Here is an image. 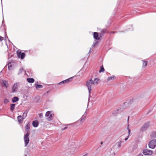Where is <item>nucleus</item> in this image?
<instances>
[{
  "instance_id": "13",
  "label": "nucleus",
  "mask_w": 156,
  "mask_h": 156,
  "mask_svg": "<svg viewBox=\"0 0 156 156\" xmlns=\"http://www.w3.org/2000/svg\"><path fill=\"white\" fill-rule=\"evenodd\" d=\"M98 34L97 32H94V38L96 40H98L99 38L98 37Z\"/></svg>"
},
{
  "instance_id": "12",
  "label": "nucleus",
  "mask_w": 156,
  "mask_h": 156,
  "mask_svg": "<svg viewBox=\"0 0 156 156\" xmlns=\"http://www.w3.org/2000/svg\"><path fill=\"white\" fill-rule=\"evenodd\" d=\"M19 100V98L17 97H15L12 99V102L14 103Z\"/></svg>"
},
{
  "instance_id": "5",
  "label": "nucleus",
  "mask_w": 156,
  "mask_h": 156,
  "mask_svg": "<svg viewBox=\"0 0 156 156\" xmlns=\"http://www.w3.org/2000/svg\"><path fill=\"white\" fill-rule=\"evenodd\" d=\"M19 85L20 83H15L12 87V91H11V93H13L16 92Z\"/></svg>"
},
{
  "instance_id": "32",
  "label": "nucleus",
  "mask_w": 156,
  "mask_h": 156,
  "mask_svg": "<svg viewBox=\"0 0 156 156\" xmlns=\"http://www.w3.org/2000/svg\"><path fill=\"white\" fill-rule=\"evenodd\" d=\"M3 40V37L0 36V41H2Z\"/></svg>"
},
{
  "instance_id": "22",
  "label": "nucleus",
  "mask_w": 156,
  "mask_h": 156,
  "mask_svg": "<svg viewBox=\"0 0 156 156\" xmlns=\"http://www.w3.org/2000/svg\"><path fill=\"white\" fill-rule=\"evenodd\" d=\"M115 77L114 76H112L108 77L107 80L108 81H110L111 80H114L115 79Z\"/></svg>"
},
{
  "instance_id": "15",
  "label": "nucleus",
  "mask_w": 156,
  "mask_h": 156,
  "mask_svg": "<svg viewBox=\"0 0 156 156\" xmlns=\"http://www.w3.org/2000/svg\"><path fill=\"white\" fill-rule=\"evenodd\" d=\"M16 106V105L14 104H12L10 105V110L12 112L14 109H15V107Z\"/></svg>"
},
{
  "instance_id": "16",
  "label": "nucleus",
  "mask_w": 156,
  "mask_h": 156,
  "mask_svg": "<svg viewBox=\"0 0 156 156\" xmlns=\"http://www.w3.org/2000/svg\"><path fill=\"white\" fill-rule=\"evenodd\" d=\"M17 119L18 122H22L24 119L21 115H19L17 117Z\"/></svg>"
},
{
  "instance_id": "20",
  "label": "nucleus",
  "mask_w": 156,
  "mask_h": 156,
  "mask_svg": "<svg viewBox=\"0 0 156 156\" xmlns=\"http://www.w3.org/2000/svg\"><path fill=\"white\" fill-rule=\"evenodd\" d=\"M43 86L41 85L35 84V87L36 89L38 88H43Z\"/></svg>"
},
{
  "instance_id": "28",
  "label": "nucleus",
  "mask_w": 156,
  "mask_h": 156,
  "mask_svg": "<svg viewBox=\"0 0 156 156\" xmlns=\"http://www.w3.org/2000/svg\"><path fill=\"white\" fill-rule=\"evenodd\" d=\"M8 67L9 70L12 67V66L11 65V63H9L8 64Z\"/></svg>"
},
{
  "instance_id": "35",
  "label": "nucleus",
  "mask_w": 156,
  "mask_h": 156,
  "mask_svg": "<svg viewBox=\"0 0 156 156\" xmlns=\"http://www.w3.org/2000/svg\"><path fill=\"white\" fill-rule=\"evenodd\" d=\"M101 144H103V142H101Z\"/></svg>"
},
{
  "instance_id": "6",
  "label": "nucleus",
  "mask_w": 156,
  "mask_h": 156,
  "mask_svg": "<svg viewBox=\"0 0 156 156\" xmlns=\"http://www.w3.org/2000/svg\"><path fill=\"white\" fill-rule=\"evenodd\" d=\"M148 146L150 148L153 149L156 146V140H154L150 141L148 144Z\"/></svg>"
},
{
  "instance_id": "11",
  "label": "nucleus",
  "mask_w": 156,
  "mask_h": 156,
  "mask_svg": "<svg viewBox=\"0 0 156 156\" xmlns=\"http://www.w3.org/2000/svg\"><path fill=\"white\" fill-rule=\"evenodd\" d=\"M39 122L38 121L35 120L32 122V125L34 127H36L38 126Z\"/></svg>"
},
{
  "instance_id": "9",
  "label": "nucleus",
  "mask_w": 156,
  "mask_h": 156,
  "mask_svg": "<svg viewBox=\"0 0 156 156\" xmlns=\"http://www.w3.org/2000/svg\"><path fill=\"white\" fill-rule=\"evenodd\" d=\"M87 113L85 112L84 114L82 115L80 119L78 120V121H80L81 123H82L85 120V118L86 117Z\"/></svg>"
},
{
  "instance_id": "14",
  "label": "nucleus",
  "mask_w": 156,
  "mask_h": 156,
  "mask_svg": "<svg viewBox=\"0 0 156 156\" xmlns=\"http://www.w3.org/2000/svg\"><path fill=\"white\" fill-rule=\"evenodd\" d=\"M28 110H26L23 114L22 118L24 119L27 117Z\"/></svg>"
},
{
  "instance_id": "36",
  "label": "nucleus",
  "mask_w": 156,
  "mask_h": 156,
  "mask_svg": "<svg viewBox=\"0 0 156 156\" xmlns=\"http://www.w3.org/2000/svg\"><path fill=\"white\" fill-rule=\"evenodd\" d=\"M129 116H128V120H127L128 121H129Z\"/></svg>"
},
{
  "instance_id": "4",
  "label": "nucleus",
  "mask_w": 156,
  "mask_h": 156,
  "mask_svg": "<svg viewBox=\"0 0 156 156\" xmlns=\"http://www.w3.org/2000/svg\"><path fill=\"white\" fill-rule=\"evenodd\" d=\"M51 111L47 112L45 115V116L47 117L46 120L48 121L52 120L53 119Z\"/></svg>"
},
{
  "instance_id": "38",
  "label": "nucleus",
  "mask_w": 156,
  "mask_h": 156,
  "mask_svg": "<svg viewBox=\"0 0 156 156\" xmlns=\"http://www.w3.org/2000/svg\"><path fill=\"white\" fill-rule=\"evenodd\" d=\"M3 22H3V21H2V25H3Z\"/></svg>"
},
{
  "instance_id": "30",
  "label": "nucleus",
  "mask_w": 156,
  "mask_h": 156,
  "mask_svg": "<svg viewBox=\"0 0 156 156\" xmlns=\"http://www.w3.org/2000/svg\"><path fill=\"white\" fill-rule=\"evenodd\" d=\"M129 125L128 124V125L127 129L128 131L129 134L130 133L131 131H130V129H129Z\"/></svg>"
},
{
  "instance_id": "7",
  "label": "nucleus",
  "mask_w": 156,
  "mask_h": 156,
  "mask_svg": "<svg viewBox=\"0 0 156 156\" xmlns=\"http://www.w3.org/2000/svg\"><path fill=\"white\" fill-rule=\"evenodd\" d=\"M17 54L18 58H20L21 59H23L25 57V54L24 53H22L20 50L17 51Z\"/></svg>"
},
{
  "instance_id": "1",
  "label": "nucleus",
  "mask_w": 156,
  "mask_h": 156,
  "mask_svg": "<svg viewBox=\"0 0 156 156\" xmlns=\"http://www.w3.org/2000/svg\"><path fill=\"white\" fill-rule=\"evenodd\" d=\"M99 80L98 79L95 78L94 80L90 79L86 81V85L88 90L89 96L92 90V88H93L94 86L97 85L98 84Z\"/></svg>"
},
{
  "instance_id": "24",
  "label": "nucleus",
  "mask_w": 156,
  "mask_h": 156,
  "mask_svg": "<svg viewBox=\"0 0 156 156\" xmlns=\"http://www.w3.org/2000/svg\"><path fill=\"white\" fill-rule=\"evenodd\" d=\"M105 71V69L103 65L101 66L99 71V72L101 73V72H104Z\"/></svg>"
},
{
  "instance_id": "3",
  "label": "nucleus",
  "mask_w": 156,
  "mask_h": 156,
  "mask_svg": "<svg viewBox=\"0 0 156 156\" xmlns=\"http://www.w3.org/2000/svg\"><path fill=\"white\" fill-rule=\"evenodd\" d=\"M150 126L149 122L144 123L140 129V132H143L149 128Z\"/></svg>"
},
{
  "instance_id": "39",
  "label": "nucleus",
  "mask_w": 156,
  "mask_h": 156,
  "mask_svg": "<svg viewBox=\"0 0 156 156\" xmlns=\"http://www.w3.org/2000/svg\"><path fill=\"white\" fill-rule=\"evenodd\" d=\"M25 156H27V155L26 154H25Z\"/></svg>"
},
{
  "instance_id": "34",
  "label": "nucleus",
  "mask_w": 156,
  "mask_h": 156,
  "mask_svg": "<svg viewBox=\"0 0 156 156\" xmlns=\"http://www.w3.org/2000/svg\"><path fill=\"white\" fill-rule=\"evenodd\" d=\"M127 139H128V138H126L125 139V140H126Z\"/></svg>"
},
{
  "instance_id": "31",
  "label": "nucleus",
  "mask_w": 156,
  "mask_h": 156,
  "mask_svg": "<svg viewBox=\"0 0 156 156\" xmlns=\"http://www.w3.org/2000/svg\"><path fill=\"white\" fill-rule=\"evenodd\" d=\"M97 41H96V42H94L93 43V45H92V46H93V47H94V46H95V45L96 44H97Z\"/></svg>"
},
{
  "instance_id": "19",
  "label": "nucleus",
  "mask_w": 156,
  "mask_h": 156,
  "mask_svg": "<svg viewBox=\"0 0 156 156\" xmlns=\"http://www.w3.org/2000/svg\"><path fill=\"white\" fill-rule=\"evenodd\" d=\"M2 84L3 86L5 87L6 88H7L8 87V83L7 81L5 80L2 81Z\"/></svg>"
},
{
  "instance_id": "8",
  "label": "nucleus",
  "mask_w": 156,
  "mask_h": 156,
  "mask_svg": "<svg viewBox=\"0 0 156 156\" xmlns=\"http://www.w3.org/2000/svg\"><path fill=\"white\" fill-rule=\"evenodd\" d=\"M143 153L145 155H151L153 152L152 151L146 149L143 151Z\"/></svg>"
},
{
  "instance_id": "37",
  "label": "nucleus",
  "mask_w": 156,
  "mask_h": 156,
  "mask_svg": "<svg viewBox=\"0 0 156 156\" xmlns=\"http://www.w3.org/2000/svg\"><path fill=\"white\" fill-rule=\"evenodd\" d=\"M90 51H89V52L88 54H90Z\"/></svg>"
},
{
  "instance_id": "33",
  "label": "nucleus",
  "mask_w": 156,
  "mask_h": 156,
  "mask_svg": "<svg viewBox=\"0 0 156 156\" xmlns=\"http://www.w3.org/2000/svg\"><path fill=\"white\" fill-rule=\"evenodd\" d=\"M67 127H66L64 128H62V130H64L66 129L67 128Z\"/></svg>"
},
{
  "instance_id": "25",
  "label": "nucleus",
  "mask_w": 156,
  "mask_h": 156,
  "mask_svg": "<svg viewBox=\"0 0 156 156\" xmlns=\"http://www.w3.org/2000/svg\"><path fill=\"white\" fill-rule=\"evenodd\" d=\"M101 33L102 34H104L105 33H107L108 32L106 29H103L101 31Z\"/></svg>"
},
{
  "instance_id": "40",
  "label": "nucleus",
  "mask_w": 156,
  "mask_h": 156,
  "mask_svg": "<svg viewBox=\"0 0 156 156\" xmlns=\"http://www.w3.org/2000/svg\"><path fill=\"white\" fill-rule=\"evenodd\" d=\"M111 33H114V32H111Z\"/></svg>"
},
{
  "instance_id": "29",
  "label": "nucleus",
  "mask_w": 156,
  "mask_h": 156,
  "mask_svg": "<svg viewBox=\"0 0 156 156\" xmlns=\"http://www.w3.org/2000/svg\"><path fill=\"white\" fill-rule=\"evenodd\" d=\"M39 116L40 118H41L43 116V114L42 113H41L39 114Z\"/></svg>"
},
{
  "instance_id": "26",
  "label": "nucleus",
  "mask_w": 156,
  "mask_h": 156,
  "mask_svg": "<svg viewBox=\"0 0 156 156\" xmlns=\"http://www.w3.org/2000/svg\"><path fill=\"white\" fill-rule=\"evenodd\" d=\"M23 68H21L19 70L18 72V74L19 75L21 74L23 71Z\"/></svg>"
},
{
  "instance_id": "17",
  "label": "nucleus",
  "mask_w": 156,
  "mask_h": 156,
  "mask_svg": "<svg viewBox=\"0 0 156 156\" xmlns=\"http://www.w3.org/2000/svg\"><path fill=\"white\" fill-rule=\"evenodd\" d=\"M119 112V109H117L114 110L112 112V114L113 115L115 116H116L117 114Z\"/></svg>"
},
{
  "instance_id": "27",
  "label": "nucleus",
  "mask_w": 156,
  "mask_h": 156,
  "mask_svg": "<svg viewBox=\"0 0 156 156\" xmlns=\"http://www.w3.org/2000/svg\"><path fill=\"white\" fill-rule=\"evenodd\" d=\"M9 102V100L7 99H5L4 101V102L5 104H7Z\"/></svg>"
},
{
  "instance_id": "18",
  "label": "nucleus",
  "mask_w": 156,
  "mask_h": 156,
  "mask_svg": "<svg viewBox=\"0 0 156 156\" xmlns=\"http://www.w3.org/2000/svg\"><path fill=\"white\" fill-rule=\"evenodd\" d=\"M27 81L30 83H33L34 81V79L33 78H28L27 79Z\"/></svg>"
},
{
  "instance_id": "10",
  "label": "nucleus",
  "mask_w": 156,
  "mask_h": 156,
  "mask_svg": "<svg viewBox=\"0 0 156 156\" xmlns=\"http://www.w3.org/2000/svg\"><path fill=\"white\" fill-rule=\"evenodd\" d=\"M72 78H69L68 79H67L66 80H65L62 81L58 83V84H61L62 83L65 84V83H69L70 81H72Z\"/></svg>"
},
{
  "instance_id": "21",
  "label": "nucleus",
  "mask_w": 156,
  "mask_h": 156,
  "mask_svg": "<svg viewBox=\"0 0 156 156\" xmlns=\"http://www.w3.org/2000/svg\"><path fill=\"white\" fill-rule=\"evenodd\" d=\"M122 142V141L120 140L119 142H118L117 143L116 145H117V147L118 148H120L121 147V144Z\"/></svg>"
},
{
  "instance_id": "23",
  "label": "nucleus",
  "mask_w": 156,
  "mask_h": 156,
  "mask_svg": "<svg viewBox=\"0 0 156 156\" xmlns=\"http://www.w3.org/2000/svg\"><path fill=\"white\" fill-rule=\"evenodd\" d=\"M143 67H145L147 65V61H145L144 60H143Z\"/></svg>"
},
{
  "instance_id": "2",
  "label": "nucleus",
  "mask_w": 156,
  "mask_h": 156,
  "mask_svg": "<svg viewBox=\"0 0 156 156\" xmlns=\"http://www.w3.org/2000/svg\"><path fill=\"white\" fill-rule=\"evenodd\" d=\"M30 124L29 123H28L25 126V130L27 133L26 134L24 135L23 137L25 147L27 145L29 142L30 140L29 136L30 135V132L29 131V130L30 129Z\"/></svg>"
}]
</instances>
